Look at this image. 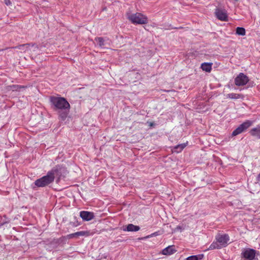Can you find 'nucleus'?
I'll list each match as a JSON object with an SVG mask.
<instances>
[{
    "instance_id": "9d476101",
    "label": "nucleus",
    "mask_w": 260,
    "mask_h": 260,
    "mask_svg": "<svg viewBox=\"0 0 260 260\" xmlns=\"http://www.w3.org/2000/svg\"><path fill=\"white\" fill-rule=\"evenodd\" d=\"M80 216L83 221H90L94 218V214L93 212L82 211L80 212Z\"/></svg>"
},
{
    "instance_id": "f257e3e1",
    "label": "nucleus",
    "mask_w": 260,
    "mask_h": 260,
    "mask_svg": "<svg viewBox=\"0 0 260 260\" xmlns=\"http://www.w3.org/2000/svg\"><path fill=\"white\" fill-rule=\"evenodd\" d=\"M52 109L57 112L58 118L62 121H64L68 117L70 105L66 99L61 96H51L49 98Z\"/></svg>"
},
{
    "instance_id": "39448f33",
    "label": "nucleus",
    "mask_w": 260,
    "mask_h": 260,
    "mask_svg": "<svg viewBox=\"0 0 260 260\" xmlns=\"http://www.w3.org/2000/svg\"><path fill=\"white\" fill-rule=\"evenodd\" d=\"M253 123V121L246 120L242 124L239 125L232 133L233 136H236L239 134L245 132L249 127H250Z\"/></svg>"
},
{
    "instance_id": "ddd939ff",
    "label": "nucleus",
    "mask_w": 260,
    "mask_h": 260,
    "mask_svg": "<svg viewBox=\"0 0 260 260\" xmlns=\"http://www.w3.org/2000/svg\"><path fill=\"white\" fill-rule=\"evenodd\" d=\"M187 144H188V142H186V143H183L182 144L177 145L172 148V150L173 152H175V153H180L183 150L184 148H185V147L187 145Z\"/></svg>"
},
{
    "instance_id": "412c9836",
    "label": "nucleus",
    "mask_w": 260,
    "mask_h": 260,
    "mask_svg": "<svg viewBox=\"0 0 260 260\" xmlns=\"http://www.w3.org/2000/svg\"><path fill=\"white\" fill-rule=\"evenodd\" d=\"M241 94H238V93H229L226 95V97L228 98H229L231 99H234V100L240 99L241 98Z\"/></svg>"
},
{
    "instance_id": "4be33fe9",
    "label": "nucleus",
    "mask_w": 260,
    "mask_h": 260,
    "mask_svg": "<svg viewBox=\"0 0 260 260\" xmlns=\"http://www.w3.org/2000/svg\"><path fill=\"white\" fill-rule=\"evenodd\" d=\"M13 88V90H18L20 91V89L24 88L23 86L19 85H13L12 86Z\"/></svg>"
},
{
    "instance_id": "a878e982",
    "label": "nucleus",
    "mask_w": 260,
    "mask_h": 260,
    "mask_svg": "<svg viewBox=\"0 0 260 260\" xmlns=\"http://www.w3.org/2000/svg\"><path fill=\"white\" fill-rule=\"evenodd\" d=\"M4 49H0V51H3Z\"/></svg>"
},
{
    "instance_id": "1a4fd4ad",
    "label": "nucleus",
    "mask_w": 260,
    "mask_h": 260,
    "mask_svg": "<svg viewBox=\"0 0 260 260\" xmlns=\"http://www.w3.org/2000/svg\"><path fill=\"white\" fill-rule=\"evenodd\" d=\"M215 15L220 20L226 21L228 20V15L225 10L216 8L215 10Z\"/></svg>"
},
{
    "instance_id": "7ed1b4c3",
    "label": "nucleus",
    "mask_w": 260,
    "mask_h": 260,
    "mask_svg": "<svg viewBox=\"0 0 260 260\" xmlns=\"http://www.w3.org/2000/svg\"><path fill=\"white\" fill-rule=\"evenodd\" d=\"M49 172L53 176V179L54 180L55 179V177H56L55 181L57 183H58L60 179L65 177L67 173V170L64 168L59 165H57L53 167Z\"/></svg>"
},
{
    "instance_id": "0eeeda50",
    "label": "nucleus",
    "mask_w": 260,
    "mask_h": 260,
    "mask_svg": "<svg viewBox=\"0 0 260 260\" xmlns=\"http://www.w3.org/2000/svg\"><path fill=\"white\" fill-rule=\"evenodd\" d=\"M249 81V78L244 73H240L235 79V84L238 86H244Z\"/></svg>"
},
{
    "instance_id": "6e6552de",
    "label": "nucleus",
    "mask_w": 260,
    "mask_h": 260,
    "mask_svg": "<svg viewBox=\"0 0 260 260\" xmlns=\"http://www.w3.org/2000/svg\"><path fill=\"white\" fill-rule=\"evenodd\" d=\"M216 241H218L219 245L222 247H225L229 244L230 237L228 234H218L215 237Z\"/></svg>"
},
{
    "instance_id": "f03ea898",
    "label": "nucleus",
    "mask_w": 260,
    "mask_h": 260,
    "mask_svg": "<svg viewBox=\"0 0 260 260\" xmlns=\"http://www.w3.org/2000/svg\"><path fill=\"white\" fill-rule=\"evenodd\" d=\"M54 181L53 176L48 171L46 175L35 180L34 184L37 187H44L49 186Z\"/></svg>"
},
{
    "instance_id": "6ab92c4d",
    "label": "nucleus",
    "mask_w": 260,
    "mask_h": 260,
    "mask_svg": "<svg viewBox=\"0 0 260 260\" xmlns=\"http://www.w3.org/2000/svg\"><path fill=\"white\" fill-rule=\"evenodd\" d=\"M221 246L219 245L218 241H214L208 248V250H213L215 249H221Z\"/></svg>"
},
{
    "instance_id": "423d86ee",
    "label": "nucleus",
    "mask_w": 260,
    "mask_h": 260,
    "mask_svg": "<svg viewBox=\"0 0 260 260\" xmlns=\"http://www.w3.org/2000/svg\"><path fill=\"white\" fill-rule=\"evenodd\" d=\"M259 252L252 248H246L243 249L241 253L242 257L246 260L255 259L256 254H258Z\"/></svg>"
},
{
    "instance_id": "20e7f679",
    "label": "nucleus",
    "mask_w": 260,
    "mask_h": 260,
    "mask_svg": "<svg viewBox=\"0 0 260 260\" xmlns=\"http://www.w3.org/2000/svg\"><path fill=\"white\" fill-rule=\"evenodd\" d=\"M127 18L134 24H145L148 22L147 16L141 13L130 14L128 16Z\"/></svg>"
},
{
    "instance_id": "4468645a",
    "label": "nucleus",
    "mask_w": 260,
    "mask_h": 260,
    "mask_svg": "<svg viewBox=\"0 0 260 260\" xmlns=\"http://www.w3.org/2000/svg\"><path fill=\"white\" fill-rule=\"evenodd\" d=\"M140 229V228L139 226L134 225L132 223H129L123 228V230L124 231L127 232H137L139 231Z\"/></svg>"
},
{
    "instance_id": "5701e85b",
    "label": "nucleus",
    "mask_w": 260,
    "mask_h": 260,
    "mask_svg": "<svg viewBox=\"0 0 260 260\" xmlns=\"http://www.w3.org/2000/svg\"><path fill=\"white\" fill-rule=\"evenodd\" d=\"M4 3L7 6H10L12 5V2L10 0H4Z\"/></svg>"
},
{
    "instance_id": "b1692460",
    "label": "nucleus",
    "mask_w": 260,
    "mask_h": 260,
    "mask_svg": "<svg viewBox=\"0 0 260 260\" xmlns=\"http://www.w3.org/2000/svg\"><path fill=\"white\" fill-rule=\"evenodd\" d=\"M157 235H158V232H156L152 234L151 235V237L156 236Z\"/></svg>"
},
{
    "instance_id": "393cba45",
    "label": "nucleus",
    "mask_w": 260,
    "mask_h": 260,
    "mask_svg": "<svg viewBox=\"0 0 260 260\" xmlns=\"http://www.w3.org/2000/svg\"><path fill=\"white\" fill-rule=\"evenodd\" d=\"M176 229H178V230H181V227L180 226H177Z\"/></svg>"
},
{
    "instance_id": "a211bd4d",
    "label": "nucleus",
    "mask_w": 260,
    "mask_h": 260,
    "mask_svg": "<svg viewBox=\"0 0 260 260\" xmlns=\"http://www.w3.org/2000/svg\"><path fill=\"white\" fill-rule=\"evenodd\" d=\"M204 257V255L203 254H198V255H191L187 257L186 258V260H201Z\"/></svg>"
},
{
    "instance_id": "2eb2a0df",
    "label": "nucleus",
    "mask_w": 260,
    "mask_h": 260,
    "mask_svg": "<svg viewBox=\"0 0 260 260\" xmlns=\"http://www.w3.org/2000/svg\"><path fill=\"white\" fill-rule=\"evenodd\" d=\"M106 40V38L103 37H96L94 41L96 42L97 45L100 47H103L105 45Z\"/></svg>"
},
{
    "instance_id": "9b49d317",
    "label": "nucleus",
    "mask_w": 260,
    "mask_h": 260,
    "mask_svg": "<svg viewBox=\"0 0 260 260\" xmlns=\"http://www.w3.org/2000/svg\"><path fill=\"white\" fill-rule=\"evenodd\" d=\"M177 251L175 245H170L164 248L161 252L163 255H170Z\"/></svg>"
},
{
    "instance_id": "bb28decb",
    "label": "nucleus",
    "mask_w": 260,
    "mask_h": 260,
    "mask_svg": "<svg viewBox=\"0 0 260 260\" xmlns=\"http://www.w3.org/2000/svg\"><path fill=\"white\" fill-rule=\"evenodd\" d=\"M235 1H236V2H237V1H238L239 0H235Z\"/></svg>"
},
{
    "instance_id": "dca6fc26",
    "label": "nucleus",
    "mask_w": 260,
    "mask_h": 260,
    "mask_svg": "<svg viewBox=\"0 0 260 260\" xmlns=\"http://www.w3.org/2000/svg\"><path fill=\"white\" fill-rule=\"evenodd\" d=\"M212 63L204 62L201 64V68L203 71L207 72H210L212 69Z\"/></svg>"
},
{
    "instance_id": "aec40b11",
    "label": "nucleus",
    "mask_w": 260,
    "mask_h": 260,
    "mask_svg": "<svg viewBox=\"0 0 260 260\" xmlns=\"http://www.w3.org/2000/svg\"><path fill=\"white\" fill-rule=\"evenodd\" d=\"M236 33L239 36H244L245 35V29L242 27H237L236 29Z\"/></svg>"
},
{
    "instance_id": "f8f14e48",
    "label": "nucleus",
    "mask_w": 260,
    "mask_h": 260,
    "mask_svg": "<svg viewBox=\"0 0 260 260\" xmlns=\"http://www.w3.org/2000/svg\"><path fill=\"white\" fill-rule=\"evenodd\" d=\"M249 134L252 137L260 139V124H258L256 127L251 129Z\"/></svg>"
},
{
    "instance_id": "f3484780",
    "label": "nucleus",
    "mask_w": 260,
    "mask_h": 260,
    "mask_svg": "<svg viewBox=\"0 0 260 260\" xmlns=\"http://www.w3.org/2000/svg\"><path fill=\"white\" fill-rule=\"evenodd\" d=\"M85 234V232L84 231L77 232L73 234H69L67 236L69 238H73L74 237H77L79 236H83Z\"/></svg>"
}]
</instances>
